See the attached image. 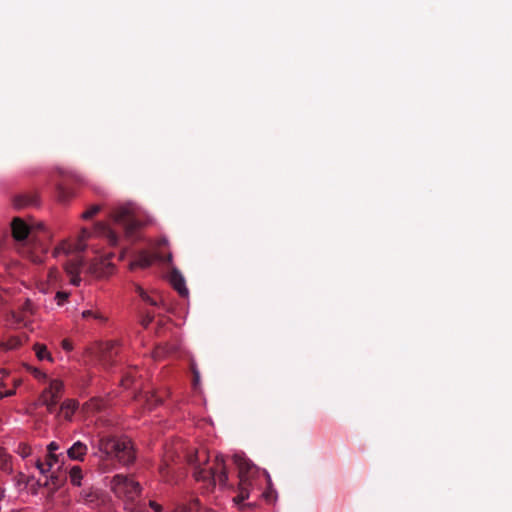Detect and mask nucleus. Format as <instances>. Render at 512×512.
<instances>
[{
	"label": "nucleus",
	"mask_w": 512,
	"mask_h": 512,
	"mask_svg": "<svg viewBox=\"0 0 512 512\" xmlns=\"http://www.w3.org/2000/svg\"><path fill=\"white\" fill-rule=\"evenodd\" d=\"M95 233L103 236L107 239L108 243L112 246H116L119 243L118 231L114 228L109 227L104 223H97L95 226Z\"/></svg>",
	"instance_id": "nucleus-11"
},
{
	"label": "nucleus",
	"mask_w": 512,
	"mask_h": 512,
	"mask_svg": "<svg viewBox=\"0 0 512 512\" xmlns=\"http://www.w3.org/2000/svg\"><path fill=\"white\" fill-rule=\"evenodd\" d=\"M190 369H191L192 374H194V371H198L197 366L194 361L191 362Z\"/></svg>",
	"instance_id": "nucleus-45"
},
{
	"label": "nucleus",
	"mask_w": 512,
	"mask_h": 512,
	"mask_svg": "<svg viewBox=\"0 0 512 512\" xmlns=\"http://www.w3.org/2000/svg\"><path fill=\"white\" fill-rule=\"evenodd\" d=\"M176 351L175 345L170 344H159L156 346L153 356L155 359H161L164 358L167 355H170Z\"/></svg>",
	"instance_id": "nucleus-18"
},
{
	"label": "nucleus",
	"mask_w": 512,
	"mask_h": 512,
	"mask_svg": "<svg viewBox=\"0 0 512 512\" xmlns=\"http://www.w3.org/2000/svg\"><path fill=\"white\" fill-rule=\"evenodd\" d=\"M199 381H200V373H199V371H194L193 385L196 387L199 384Z\"/></svg>",
	"instance_id": "nucleus-41"
},
{
	"label": "nucleus",
	"mask_w": 512,
	"mask_h": 512,
	"mask_svg": "<svg viewBox=\"0 0 512 512\" xmlns=\"http://www.w3.org/2000/svg\"><path fill=\"white\" fill-rule=\"evenodd\" d=\"M266 475L267 482H268V488L266 491L262 493V497L269 503H272L276 500V491L271 486V479L269 474L266 471H263Z\"/></svg>",
	"instance_id": "nucleus-23"
},
{
	"label": "nucleus",
	"mask_w": 512,
	"mask_h": 512,
	"mask_svg": "<svg viewBox=\"0 0 512 512\" xmlns=\"http://www.w3.org/2000/svg\"><path fill=\"white\" fill-rule=\"evenodd\" d=\"M152 321H153V315H151L149 312H147V314L145 316H143L141 319V325L144 328H147Z\"/></svg>",
	"instance_id": "nucleus-34"
},
{
	"label": "nucleus",
	"mask_w": 512,
	"mask_h": 512,
	"mask_svg": "<svg viewBox=\"0 0 512 512\" xmlns=\"http://www.w3.org/2000/svg\"><path fill=\"white\" fill-rule=\"evenodd\" d=\"M89 236L90 231L87 229H82L81 235L75 244L70 245L67 243H62L54 250L55 256H58L60 253L68 255L72 252H75L64 264L65 271L70 278V283L75 286H78L81 282V278L79 275L81 268L83 266V259L79 253L85 250V240L89 238Z\"/></svg>",
	"instance_id": "nucleus-4"
},
{
	"label": "nucleus",
	"mask_w": 512,
	"mask_h": 512,
	"mask_svg": "<svg viewBox=\"0 0 512 512\" xmlns=\"http://www.w3.org/2000/svg\"><path fill=\"white\" fill-rule=\"evenodd\" d=\"M234 463L238 468L239 482L237 487L238 493L233 498V501L239 506L240 510L254 508L256 502H245V500L249 499L251 491L254 490L256 477L260 470L249 459L239 455L234 456Z\"/></svg>",
	"instance_id": "nucleus-2"
},
{
	"label": "nucleus",
	"mask_w": 512,
	"mask_h": 512,
	"mask_svg": "<svg viewBox=\"0 0 512 512\" xmlns=\"http://www.w3.org/2000/svg\"><path fill=\"white\" fill-rule=\"evenodd\" d=\"M0 469L7 472L12 471L11 457L2 447H0Z\"/></svg>",
	"instance_id": "nucleus-22"
},
{
	"label": "nucleus",
	"mask_w": 512,
	"mask_h": 512,
	"mask_svg": "<svg viewBox=\"0 0 512 512\" xmlns=\"http://www.w3.org/2000/svg\"><path fill=\"white\" fill-rule=\"evenodd\" d=\"M114 265L108 259H102L90 264L89 272L98 277H107L113 273Z\"/></svg>",
	"instance_id": "nucleus-9"
},
{
	"label": "nucleus",
	"mask_w": 512,
	"mask_h": 512,
	"mask_svg": "<svg viewBox=\"0 0 512 512\" xmlns=\"http://www.w3.org/2000/svg\"><path fill=\"white\" fill-rule=\"evenodd\" d=\"M166 471H167V467H166V466H163V467H161V468H160V473H161L162 477H164L166 481H169V480L166 478V474H165V473H166Z\"/></svg>",
	"instance_id": "nucleus-44"
},
{
	"label": "nucleus",
	"mask_w": 512,
	"mask_h": 512,
	"mask_svg": "<svg viewBox=\"0 0 512 512\" xmlns=\"http://www.w3.org/2000/svg\"><path fill=\"white\" fill-rule=\"evenodd\" d=\"M70 481L75 486L81 485L82 480V469L79 466H73L69 473Z\"/></svg>",
	"instance_id": "nucleus-24"
},
{
	"label": "nucleus",
	"mask_w": 512,
	"mask_h": 512,
	"mask_svg": "<svg viewBox=\"0 0 512 512\" xmlns=\"http://www.w3.org/2000/svg\"><path fill=\"white\" fill-rule=\"evenodd\" d=\"M38 204V196L36 193H27L18 195L14 198V205L17 208H25L28 206H35Z\"/></svg>",
	"instance_id": "nucleus-14"
},
{
	"label": "nucleus",
	"mask_w": 512,
	"mask_h": 512,
	"mask_svg": "<svg viewBox=\"0 0 512 512\" xmlns=\"http://www.w3.org/2000/svg\"><path fill=\"white\" fill-rule=\"evenodd\" d=\"M144 397L149 409H153L162 403V398L155 393H146Z\"/></svg>",
	"instance_id": "nucleus-26"
},
{
	"label": "nucleus",
	"mask_w": 512,
	"mask_h": 512,
	"mask_svg": "<svg viewBox=\"0 0 512 512\" xmlns=\"http://www.w3.org/2000/svg\"><path fill=\"white\" fill-rule=\"evenodd\" d=\"M87 451V445L77 441L67 450V455L71 460L83 461Z\"/></svg>",
	"instance_id": "nucleus-12"
},
{
	"label": "nucleus",
	"mask_w": 512,
	"mask_h": 512,
	"mask_svg": "<svg viewBox=\"0 0 512 512\" xmlns=\"http://www.w3.org/2000/svg\"><path fill=\"white\" fill-rule=\"evenodd\" d=\"M171 258H172V256H171V254H169L167 257V261H171Z\"/></svg>",
	"instance_id": "nucleus-48"
},
{
	"label": "nucleus",
	"mask_w": 512,
	"mask_h": 512,
	"mask_svg": "<svg viewBox=\"0 0 512 512\" xmlns=\"http://www.w3.org/2000/svg\"><path fill=\"white\" fill-rule=\"evenodd\" d=\"M50 481H51V484L54 485L55 487H58L60 485V480L58 478V476L56 475H51L50 477Z\"/></svg>",
	"instance_id": "nucleus-42"
},
{
	"label": "nucleus",
	"mask_w": 512,
	"mask_h": 512,
	"mask_svg": "<svg viewBox=\"0 0 512 512\" xmlns=\"http://www.w3.org/2000/svg\"><path fill=\"white\" fill-rule=\"evenodd\" d=\"M110 488L124 502L127 512H144V505L138 501L141 486L132 476L116 474L111 479Z\"/></svg>",
	"instance_id": "nucleus-3"
},
{
	"label": "nucleus",
	"mask_w": 512,
	"mask_h": 512,
	"mask_svg": "<svg viewBox=\"0 0 512 512\" xmlns=\"http://www.w3.org/2000/svg\"><path fill=\"white\" fill-rule=\"evenodd\" d=\"M14 394H15V388H13V387L5 390L4 392L0 391V399H3L4 397H10Z\"/></svg>",
	"instance_id": "nucleus-36"
},
{
	"label": "nucleus",
	"mask_w": 512,
	"mask_h": 512,
	"mask_svg": "<svg viewBox=\"0 0 512 512\" xmlns=\"http://www.w3.org/2000/svg\"><path fill=\"white\" fill-rule=\"evenodd\" d=\"M77 408L78 402L75 400L68 399L61 404L59 412L66 420H71Z\"/></svg>",
	"instance_id": "nucleus-16"
},
{
	"label": "nucleus",
	"mask_w": 512,
	"mask_h": 512,
	"mask_svg": "<svg viewBox=\"0 0 512 512\" xmlns=\"http://www.w3.org/2000/svg\"><path fill=\"white\" fill-rule=\"evenodd\" d=\"M134 374L133 371H128L121 380V385L125 388L130 387V385L134 382Z\"/></svg>",
	"instance_id": "nucleus-31"
},
{
	"label": "nucleus",
	"mask_w": 512,
	"mask_h": 512,
	"mask_svg": "<svg viewBox=\"0 0 512 512\" xmlns=\"http://www.w3.org/2000/svg\"><path fill=\"white\" fill-rule=\"evenodd\" d=\"M170 282L174 289L183 297L188 295V289L185 286V280L181 273L173 270L170 274Z\"/></svg>",
	"instance_id": "nucleus-13"
},
{
	"label": "nucleus",
	"mask_w": 512,
	"mask_h": 512,
	"mask_svg": "<svg viewBox=\"0 0 512 512\" xmlns=\"http://www.w3.org/2000/svg\"><path fill=\"white\" fill-rule=\"evenodd\" d=\"M9 383L12 385L13 388L16 389V387L20 385L21 380L17 378H12L11 380L9 379Z\"/></svg>",
	"instance_id": "nucleus-43"
},
{
	"label": "nucleus",
	"mask_w": 512,
	"mask_h": 512,
	"mask_svg": "<svg viewBox=\"0 0 512 512\" xmlns=\"http://www.w3.org/2000/svg\"><path fill=\"white\" fill-rule=\"evenodd\" d=\"M119 352V343L117 341H107L102 343L99 348V360L105 368L112 367L115 363L114 358Z\"/></svg>",
	"instance_id": "nucleus-7"
},
{
	"label": "nucleus",
	"mask_w": 512,
	"mask_h": 512,
	"mask_svg": "<svg viewBox=\"0 0 512 512\" xmlns=\"http://www.w3.org/2000/svg\"><path fill=\"white\" fill-rule=\"evenodd\" d=\"M10 385L9 383V375H5L3 378L0 379V390L7 388Z\"/></svg>",
	"instance_id": "nucleus-37"
},
{
	"label": "nucleus",
	"mask_w": 512,
	"mask_h": 512,
	"mask_svg": "<svg viewBox=\"0 0 512 512\" xmlns=\"http://www.w3.org/2000/svg\"><path fill=\"white\" fill-rule=\"evenodd\" d=\"M59 449V445L56 442H51L47 446L48 453H54V451Z\"/></svg>",
	"instance_id": "nucleus-39"
},
{
	"label": "nucleus",
	"mask_w": 512,
	"mask_h": 512,
	"mask_svg": "<svg viewBox=\"0 0 512 512\" xmlns=\"http://www.w3.org/2000/svg\"><path fill=\"white\" fill-rule=\"evenodd\" d=\"M46 389L49 390L54 396H56V398L60 400L64 389V385L62 381L54 379L50 381V384Z\"/></svg>",
	"instance_id": "nucleus-21"
},
{
	"label": "nucleus",
	"mask_w": 512,
	"mask_h": 512,
	"mask_svg": "<svg viewBox=\"0 0 512 512\" xmlns=\"http://www.w3.org/2000/svg\"><path fill=\"white\" fill-rule=\"evenodd\" d=\"M58 461L57 455L54 453H48L46 457V462H42L40 459L36 461V467L39 469L40 473L45 475L50 471L52 466Z\"/></svg>",
	"instance_id": "nucleus-17"
},
{
	"label": "nucleus",
	"mask_w": 512,
	"mask_h": 512,
	"mask_svg": "<svg viewBox=\"0 0 512 512\" xmlns=\"http://www.w3.org/2000/svg\"><path fill=\"white\" fill-rule=\"evenodd\" d=\"M24 250L25 251L23 253H27V257L30 258V260L32 262L41 263L43 261L42 257L40 255H36V254L30 252L26 246L24 247Z\"/></svg>",
	"instance_id": "nucleus-33"
},
{
	"label": "nucleus",
	"mask_w": 512,
	"mask_h": 512,
	"mask_svg": "<svg viewBox=\"0 0 512 512\" xmlns=\"http://www.w3.org/2000/svg\"><path fill=\"white\" fill-rule=\"evenodd\" d=\"M137 292H138L139 296L142 298V300L147 302L148 304H150L152 306L159 305V300L157 298L147 294V292L144 289H142L141 287H137Z\"/></svg>",
	"instance_id": "nucleus-27"
},
{
	"label": "nucleus",
	"mask_w": 512,
	"mask_h": 512,
	"mask_svg": "<svg viewBox=\"0 0 512 512\" xmlns=\"http://www.w3.org/2000/svg\"><path fill=\"white\" fill-rule=\"evenodd\" d=\"M153 261H154L153 256H151L147 253H142L139 255L137 260L131 264V267L132 268H134V267L147 268L153 263Z\"/></svg>",
	"instance_id": "nucleus-19"
},
{
	"label": "nucleus",
	"mask_w": 512,
	"mask_h": 512,
	"mask_svg": "<svg viewBox=\"0 0 512 512\" xmlns=\"http://www.w3.org/2000/svg\"><path fill=\"white\" fill-rule=\"evenodd\" d=\"M11 230L13 238L18 242H23L27 239L30 233V227L21 218L16 217L12 220Z\"/></svg>",
	"instance_id": "nucleus-10"
},
{
	"label": "nucleus",
	"mask_w": 512,
	"mask_h": 512,
	"mask_svg": "<svg viewBox=\"0 0 512 512\" xmlns=\"http://www.w3.org/2000/svg\"><path fill=\"white\" fill-rule=\"evenodd\" d=\"M73 196V191L64 185L59 184L57 186V197L59 201L66 202Z\"/></svg>",
	"instance_id": "nucleus-25"
},
{
	"label": "nucleus",
	"mask_w": 512,
	"mask_h": 512,
	"mask_svg": "<svg viewBox=\"0 0 512 512\" xmlns=\"http://www.w3.org/2000/svg\"><path fill=\"white\" fill-rule=\"evenodd\" d=\"M30 306H31L30 301H27V302H26L25 309L30 310Z\"/></svg>",
	"instance_id": "nucleus-47"
},
{
	"label": "nucleus",
	"mask_w": 512,
	"mask_h": 512,
	"mask_svg": "<svg viewBox=\"0 0 512 512\" xmlns=\"http://www.w3.org/2000/svg\"><path fill=\"white\" fill-rule=\"evenodd\" d=\"M34 351H35V354H36L37 358L40 361H43V360L52 361L53 360L51 354L47 350V347L45 345H43V344H39V343L35 344L34 345Z\"/></svg>",
	"instance_id": "nucleus-20"
},
{
	"label": "nucleus",
	"mask_w": 512,
	"mask_h": 512,
	"mask_svg": "<svg viewBox=\"0 0 512 512\" xmlns=\"http://www.w3.org/2000/svg\"><path fill=\"white\" fill-rule=\"evenodd\" d=\"M62 347L66 351H70L72 349V344H71V342L69 340L65 339V340L62 341Z\"/></svg>",
	"instance_id": "nucleus-40"
},
{
	"label": "nucleus",
	"mask_w": 512,
	"mask_h": 512,
	"mask_svg": "<svg viewBox=\"0 0 512 512\" xmlns=\"http://www.w3.org/2000/svg\"><path fill=\"white\" fill-rule=\"evenodd\" d=\"M149 506L155 511V512H162V506L158 504L155 501H150Z\"/></svg>",
	"instance_id": "nucleus-38"
},
{
	"label": "nucleus",
	"mask_w": 512,
	"mask_h": 512,
	"mask_svg": "<svg viewBox=\"0 0 512 512\" xmlns=\"http://www.w3.org/2000/svg\"><path fill=\"white\" fill-rule=\"evenodd\" d=\"M81 500L91 508H100L108 500L107 495L94 488L83 489L80 493Z\"/></svg>",
	"instance_id": "nucleus-8"
},
{
	"label": "nucleus",
	"mask_w": 512,
	"mask_h": 512,
	"mask_svg": "<svg viewBox=\"0 0 512 512\" xmlns=\"http://www.w3.org/2000/svg\"><path fill=\"white\" fill-rule=\"evenodd\" d=\"M82 316H83V318L93 317V318L101 320V321L105 320V318L101 314L95 313L92 310L83 311Z\"/></svg>",
	"instance_id": "nucleus-32"
},
{
	"label": "nucleus",
	"mask_w": 512,
	"mask_h": 512,
	"mask_svg": "<svg viewBox=\"0 0 512 512\" xmlns=\"http://www.w3.org/2000/svg\"><path fill=\"white\" fill-rule=\"evenodd\" d=\"M68 298V294L66 292L59 291L56 294V299L58 300V304L62 305L66 299Z\"/></svg>",
	"instance_id": "nucleus-35"
},
{
	"label": "nucleus",
	"mask_w": 512,
	"mask_h": 512,
	"mask_svg": "<svg viewBox=\"0 0 512 512\" xmlns=\"http://www.w3.org/2000/svg\"><path fill=\"white\" fill-rule=\"evenodd\" d=\"M174 512H187V507L180 506V507L176 508V510Z\"/></svg>",
	"instance_id": "nucleus-46"
},
{
	"label": "nucleus",
	"mask_w": 512,
	"mask_h": 512,
	"mask_svg": "<svg viewBox=\"0 0 512 512\" xmlns=\"http://www.w3.org/2000/svg\"><path fill=\"white\" fill-rule=\"evenodd\" d=\"M194 476L197 481L207 482L211 486L218 483L226 487L228 482L227 468L223 456H216L212 465H203L195 468Z\"/></svg>",
	"instance_id": "nucleus-5"
},
{
	"label": "nucleus",
	"mask_w": 512,
	"mask_h": 512,
	"mask_svg": "<svg viewBox=\"0 0 512 512\" xmlns=\"http://www.w3.org/2000/svg\"><path fill=\"white\" fill-rule=\"evenodd\" d=\"M2 345L7 350L15 349L21 345V340L17 336H12L6 342H3Z\"/></svg>",
	"instance_id": "nucleus-28"
},
{
	"label": "nucleus",
	"mask_w": 512,
	"mask_h": 512,
	"mask_svg": "<svg viewBox=\"0 0 512 512\" xmlns=\"http://www.w3.org/2000/svg\"><path fill=\"white\" fill-rule=\"evenodd\" d=\"M95 455L102 461V469H108L109 461H118L122 465H129L135 460V451L128 438L98 434L97 452Z\"/></svg>",
	"instance_id": "nucleus-1"
},
{
	"label": "nucleus",
	"mask_w": 512,
	"mask_h": 512,
	"mask_svg": "<svg viewBox=\"0 0 512 512\" xmlns=\"http://www.w3.org/2000/svg\"><path fill=\"white\" fill-rule=\"evenodd\" d=\"M40 402L42 405L46 406L49 413H54L59 399L49 390L45 389L40 396Z\"/></svg>",
	"instance_id": "nucleus-15"
},
{
	"label": "nucleus",
	"mask_w": 512,
	"mask_h": 512,
	"mask_svg": "<svg viewBox=\"0 0 512 512\" xmlns=\"http://www.w3.org/2000/svg\"><path fill=\"white\" fill-rule=\"evenodd\" d=\"M114 224L125 237L133 238L140 227V222L134 217L130 209L120 207L113 213Z\"/></svg>",
	"instance_id": "nucleus-6"
},
{
	"label": "nucleus",
	"mask_w": 512,
	"mask_h": 512,
	"mask_svg": "<svg viewBox=\"0 0 512 512\" xmlns=\"http://www.w3.org/2000/svg\"><path fill=\"white\" fill-rule=\"evenodd\" d=\"M16 452L22 457L26 458L29 455H31L32 449L31 447L26 443H19L18 447L16 449Z\"/></svg>",
	"instance_id": "nucleus-29"
},
{
	"label": "nucleus",
	"mask_w": 512,
	"mask_h": 512,
	"mask_svg": "<svg viewBox=\"0 0 512 512\" xmlns=\"http://www.w3.org/2000/svg\"><path fill=\"white\" fill-rule=\"evenodd\" d=\"M101 210L100 205H92L85 212L82 213V218L85 220L91 219Z\"/></svg>",
	"instance_id": "nucleus-30"
}]
</instances>
